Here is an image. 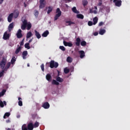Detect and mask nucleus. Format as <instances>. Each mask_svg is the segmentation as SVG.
I'll return each instance as SVG.
<instances>
[{
    "instance_id": "72a5a7b5",
    "label": "nucleus",
    "mask_w": 130,
    "mask_h": 130,
    "mask_svg": "<svg viewBox=\"0 0 130 130\" xmlns=\"http://www.w3.org/2000/svg\"><path fill=\"white\" fill-rule=\"evenodd\" d=\"M67 62L71 63L73 61V58L69 56L67 59Z\"/></svg>"
},
{
    "instance_id": "de8ad7c7",
    "label": "nucleus",
    "mask_w": 130,
    "mask_h": 130,
    "mask_svg": "<svg viewBox=\"0 0 130 130\" xmlns=\"http://www.w3.org/2000/svg\"><path fill=\"white\" fill-rule=\"evenodd\" d=\"M87 24H88V26H92L93 24V23L92 21H89L87 23Z\"/></svg>"
},
{
    "instance_id": "e433bc0d",
    "label": "nucleus",
    "mask_w": 130,
    "mask_h": 130,
    "mask_svg": "<svg viewBox=\"0 0 130 130\" xmlns=\"http://www.w3.org/2000/svg\"><path fill=\"white\" fill-rule=\"evenodd\" d=\"M39 126V123L38 121H36L35 122V124H34V127L37 128Z\"/></svg>"
},
{
    "instance_id": "39448f33",
    "label": "nucleus",
    "mask_w": 130,
    "mask_h": 130,
    "mask_svg": "<svg viewBox=\"0 0 130 130\" xmlns=\"http://www.w3.org/2000/svg\"><path fill=\"white\" fill-rule=\"evenodd\" d=\"M10 37V34L8 33V31H6L4 32V35H3V39H4V40H8L9 39Z\"/></svg>"
},
{
    "instance_id": "4d7b16f0",
    "label": "nucleus",
    "mask_w": 130,
    "mask_h": 130,
    "mask_svg": "<svg viewBox=\"0 0 130 130\" xmlns=\"http://www.w3.org/2000/svg\"><path fill=\"white\" fill-rule=\"evenodd\" d=\"M95 14H96L98 13V12L96 10H94L93 11L91 12Z\"/></svg>"
},
{
    "instance_id": "412c9836",
    "label": "nucleus",
    "mask_w": 130,
    "mask_h": 130,
    "mask_svg": "<svg viewBox=\"0 0 130 130\" xmlns=\"http://www.w3.org/2000/svg\"><path fill=\"white\" fill-rule=\"evenodd\" d=\"M53 7H48V11L47 12V13H48V14H50L52 11H53Z\"/></svg>"
},
{
    "instance_id": "aec40b11",
    "label": "nucleus",
    "mask_w": 130,
    "mask_h": 130,
    "mask_svg": "<svg viewBox=\"0 0 130 130\" xmlns=\"http://www.w3.org/2000/svg\"><path fill=\"white\" fill-rule=\"evenodd\" d=\"M49 34V32L48 30H46V31L44 32L43 34L42 35V36L44 37H47V36Z\"/></svg>"
},
{
    "instance_id": "473e14b6",
    "label": "nucleus",
    "mask_w": 130,
    "mask_h": 130,
    "mask_svg": "<svg viewBox=\"0 0 130 130\" xmlns=\"http://www.w3.org/2000/svg\"><path fill=\"white\" fill-rule=\"evenodd\" d=\"M66 22V23H68V25H71L72 24H75V22H72L71 21H65Z\"/></svg>"
},
{
    "instance_id": "69168bd1",
    "label": "nucleus",
    "mask_w": 130,
    "mask_h": 130,
    "mask_svg": "<svg viewBox=\"0 0 130 130\" xmlns=\"http://www.w3.org/2000/svg\"><path fill=\"white\" fill-rule=\"evenodd\" d=\"M94 9H95L96 10H98V8H97V7H96V6H94Z\"/></svg>"
},
{
    "instance_id": "338daca9",
    "label": "nucleus",
    "mask_w": 130,
    "mask_h": 130,
    "mask_svg": "<svg viewBox=\"0 0 130 130\" xmlns=\"http://www.w3.org/2000/svg\"><path fill=\"white\" fill-rule=\"evenodd\" d=\"M10 122V121L9 120H6V122H7V123H9V122Z\"/></svg>"
},
{
    "instance_id": "58836bf2",
    "label": "nucleus",
    "mask_w": 130,
    "mask_h": 130,
    "mask_svg": "<svg viewBox=\"0 0 130 130\" xmlns=\"http://www.w3.org/2000/svg\"><path fill=\"white\" fill-rule=\"evenodd\" d=\"M82 5H83V6L85 7L88 5V2L85 0L82 1Z\"/></svg>"
},
{
    "instance_id": "f8f14e48",
    "label": "nucleus",
    "mask_w": 130,
    "mask_h": 130,
    "mask_svg": "<svg viewBox=\"0 0 130 130\" xmlns=\"http://www.w3.org/2000/svg\"><path fill=\"white\" fill-rule=\"evenodd\" d=\"M10 66H11V62H8V63H7V65H6V67H5V68H4V69H3L2 70H3V71H4V72H5V71H7V70H8V69L10 68Z\"/></svg>"
},
{
    "instance_id": "6e6552de",
    "label": "nucleus",
    "mask_w": 130,
    "mask_h": 130,
    "mask_svg": "<svg viewBox=\"0 0 130 130\" xmlns=\"http://www.w3.org/2000/svg\"><path fill=\"white\" fill-rule=\"evenodd\" d=\"M114 3H115L116 6L120 7L122 4V1L119 0H114Z\"/></svg>"
},
{
    "instance_id": "49530a36",
    "label": "nucleus",
    "mask_w": 130,
    "mask_h": 130,
    "mask_svg": "<svg viewBox=\"0 0 130 130\" xmlns=\"http://www.w3.org/2000/svg\"><path fill=\"white\" fill-rule=\"evenodd\" d=\"M18 106H23V102H22V101H18Z\"/></svg>"
},
{
    "instance_id": "dca6fc26",
    "label": "nucleus",
    "mask_w": 130,
    "mask_h": 130,
    "mask_svg": "<svg viewBox=\"0 0 130 130\" xmlns=\"http://www.w3.org/2000/svg\"><path fill=\"white\" fill-rule=\"evenodd\" d=\"M14 15V18H17L19 15V12L17 10H14V14H13Z\"/></svg>"
},
{
    "instance_id": "79ce46f5",
    "label": "nucleus",
    "mask_w": 130,
    "mask_h": 130,
    "mask_svg": "<svg viewBox=\"0 0 130 130\" xmlns=\"http://www.w3.org/2000/svg\"><path fill=\"white\" fill-rule=\"evenodd\" d=\"M70 72V70L67 68L64 69V73L65 74H68Z\"/></svg>"
},
{
    "instance_id": "13d9d810",
    "label": "nucleus",
    "mask_w": 130,
    "mask_h": 130,
    "mask_svg": "<svg viewBox=\"0 0 130 130\" xmlns=\"http://www.w3.org/2000/svg\"><path fill=\"white\" fill-rule=\"evenodd\" d=\"M32 40H33V38L30 39V40H29V41H28V43H29L30 44V43H31L32 41Z\"/></svg>"
},
{
    "instance_id": "4c0bfd02",
    "label": "nucleus",
    "mask_w": 130,
    "mask_h": 130,
    "mask_svg": "<svg viewBox=\"0 0 130 130\" xmlns=\"http://www.w3.org/2000/svg\"><path fill=\"white\" fill-rule=\"evenodd\" d=\"M52 84L58 85L59 84V83H58L57 81H56L55 80H53Z\"/></svg>"
},
{
    "instance_id": "f3484780",
    "label": "nucleus",
    "mask_w": 130,
    "mask_h": 130,
    "mask_svg": "<svg viewBox=\"0 0 130 130\" xmlns=\"http://www.w3.org/2000/svg\"><path fill=\"white\" fill-rule=\"evenodd\" d=\"M35 34L36 37H37V38L39 39L41 38V34L37 30H35Z\"/></svg>"
},
{
    "instance_id": "bf43d9fd",
    "label": "nucleus",
    "mask_w": 130,
    "mask_h": 130,
    "mask_svg": "<svg viewBox=\"0 0 130 130\" xmlns=\"http://www.w3.org/2000/svg\"><path fill=\"white\" fill-rule=\"evenodd\" d=\"M45 0H40V3H44Z\"/></svg>"
},
{
    "instance_id": "680f3d73",
    "label": "nucleus",
    "mask_w": 130,
    "mask_h": 130,
    "mask_svg": "<svg viewBox=\"0 0 130 130\" xmlns=\"http://www.w3.org/2000/svg\"><path fill=\"white\" fill-rule=\"evenodd\" d=\"M23 4L24 5V8H26L27 7V5L25 3H23Z\"/></svg>"
},
{
    "instance_id": "5fc2aeb1",
    "label": "nucleus",
    "mask_w": 130,
    "mask_h": 130,
    "mask_svg": "<svg viewBox=\"0 0 130 130\" xmlns=\"http://www.w3.org/2000/svg\"><path fill=\"white\" fill-rule=\"evenodd\" d=\"M104 24V22H100V23H99V26H102Z\"/></svg>"
},
{
    "instance_id": "c85d7f7f",
    "label": "nucleus",
    "mask_w": 130,
    "mask_h": 130,
    "mask_svg": "<svg viewBox=\"0 0 130 130\" xmlns=\"http://www.w3.org/2000/svg\"><path fill=\"white\" fill-rule=\"evenodd\" d=\"M76 17H77V18L81 19H83L84 18V16L81 14H77V15H76Z\"/></svg>"
},
{
    "instance_id": "f704fd0d",
    "label": "nucleus",
    "mask_w": 130,
    "mask_h": 130,
    "mask_svg": "<svg viewBox=\"0 0 130 130\" xmlns=\"http://www.w3.org/2000/svg\"><path fill=\"white\" fill-rule=\"evenodd\" d=\"M10 115H11L10 113L7 112V113H5V114H4V116H3V118L4 119H6L7 118L6 117H9Z\"/></svg>"
},
{
    "instance_id": "774afa93",
    "label": "nucleus",
    "mask_w": 130,
    "mask_h": 130,
    "mask_svg": "<svg viewBox=\"0 0 130 130\" xmlns=\"http://www.w3.org/2000/svg\"><path fill=\"white\" fill-rule=\"evenodd\" d=\"M20 116L19 115H17V118H20Z\"/></svg>"
},
{
    "instance_id": "7c9ffc66",
    "label": "nucleus",
    "mask_w": 130,
    "mask_h": 130,
    "mask_svg": "<svg viewBox=\"0 0 130 130\" xmlns=\"http://www.w3.org/2000/svg\"><path fill=\"white\" fill-rule=\"evenodd\" d=\"M21 47H19L17 49H16V50H15V54H18L20 51H21Z\"/></svg>"
},
{
    "instance_id": "bb28decb",
    "label": "nucleus",
    "mask_w": 130,
    "mask_h": 130,
    "mask_svg": "<svg viewBox=\"0 0 130 130\" xmlns=\"http://www.w3.org/2000/svg\"><path fill=\"white\" fill-rule=\"evenodd\" d=\"M46 6L45 3H40V8L43 9Z\"/></svg>"
},
{
    "instance_id": "ddd939ff",
    "label": "nucleus",
    "mask_w": 130,
    "mask_h": 130,
    "mask_svg": "<svg viewBox=\"0 0 130 130\" xmlns=\"http://www.w3.org/2000/svg\"><path fill=\"white\" fill-rule=\"evenodd\" d=\"M46 79H47L48 81H51L52 78L50 74H48L47 75H46Z\"/></svg>"
},
{
    "instance_id": "9b49d317",
    "label": "nucleus",
    "mask_w": 130,
    "mask_h": 130,
    "mask_svg": "<svg viewBox=\"0 0 130 130\" xmlns=\"http://www.w3.org/2000/svg\"><path fill=\"white\" fill-rule=\"evenodd\" d=\"M63 44H64V46H69L70 47L73 46V44L70 42H67L66 41H63Z\"/></svg>"
},
{
    "instance_id": "f257e3e1",
    "label": "nucleus",
    "mask_w": 130,
    "mask_h": 130,
    "mask_svg": "<svg viewBox=\"0 0 130 130\" xmlns=\"http://www.w3.org/2000/svg\"><path fill=\"white\" fill-rule=\"evenodd\" d=\"M7 57H3L1 61L0 62V68L2 70L4 69L6 64L7 63Z\"/></svg>"
},
{
    "instance_id": "2f4dec72",
    "label": "nucleus",
    "mask_w": 130,
    "mask_h": 130,
    "mask_svg": "<svg viewBox=\"0 0 130 130\" xmlns=\"http://www.w3.org/2000/svg\"><path fill=\"white\" fill-rule=\"evenodd\" d=\"M21 130H28V127L27 128V126L25 124L22 125Z\"/></svg>"
},
{
    "instance_id": "052dcab7",
    "label": "nucleus",
    "mask_w": 130,
    "mask_h": 130,
    "mask_svg": "<svg viewBox=\"0 0 130 130\" xmlns=\"http://www.w3.org/2000/svg\"><path fill=\"white\" fill-rule=\"evenodd\" d=\"M4 0H0V4H3Z\"/></svg>"
},
{
    "instance_id": "a878e982",
    "label": "nucleus",
    "mask_w": 130,
    "mask_h": 130,
    "mask_svg": "<svg viewBox=\"0 0 130 130\" xmlns=\"http://www.w3.org/2000/svg\"><path fill=\"white\" fill-rule=\"evenodd\" d=\"M72 11H73V12H74V13H76V14H79L80 13L78 11H77L76 8L75 7H74L72 8Z\"/></svg>"
},
{
    "instance_id": "0e129e2a",
    "label": "nucleus",
    "mask_w": 130,
    "mask_h": 130,
    "mask_svg": "<svg viewBox=\"0 0 130 130\" xmlns=\"http://www.w3.org/2000/svg\"><path fill=\"white\" fill-rule=\"evenodd\" d=\"M21 100H22V99H21V98H20V97L18 98V101H21Z\"/></svg>"
},
{
    "instance_id": "c03bdc74",
    "label": "nucleus",
    "mask_w": 130,
    "mask_h": 130,
    "mask_svg": "<svg viewBox=\"0 0 130 130\" xmlns=\"http://www.w3.org/2000/svg\"><path fill=\"white\" fill-rule=\"evenodd\" d=\"M0 107L1 108H3L4 107V103L2 101L0 100Z\"/></svg>"
},
{
    "instance_id": "7ed1b4c3",
    "label": "nucleus",
    "mask_w": 130,
    "mask_h": 130,
    "mask_svg": "<svg viewBox=\"0 0 130 130\" xmlns=\"http://www.w3.org/2000/svg\"><path fill=\"white\" fill-rule=\"evenodd\" d=\"M58 66V63L55 62L54 60H51V62H50V68H51V69H53L54 68H57Z\"/></svg>"
},
{
    "instance_id": "2eb2a0df",
    "label": "nucleus",
    "mask_w": 130,
    "mask_h": 130,
    "mask_svg": "<svg viewBox=\"0 0 130 130\" xmlns=\"http://www.w3.org/2000/svg\"><path fill=\"white\" fill-rule=\"evenodd\" d=\"M42 107L45 109H48L50 107V105L48 102H45V103L43 104Z\"/></svg>"
},
{
    "instance_id": "20e7f679",
    "label": "nucleus",
    "mask_w": 130,
    "mask_h": 130,
    "mask_svg": "<svg viewBox=\"0 0 130 130\" xmlns=\"http://www.w3.org/2000/svg\"><path fill=\"white\" fill-rule=\"evenodd\" d=\"M27 27V20L24 19L23 21H22V24H21V29L25 30Z\"/></svg>"
},
{
    "instance_id": "6e6d98bb",
    "label": "nucleus",
    "mask_w": 130,
    "mask_h": 130,
    "mask_svg": "<svg viewBox=\"0 0 130 130\" xmlns=\"http://www.w3.org/2000/svg\"><path fill=\"white\" fill-rule=\"evenodd\" d=\"M98 34L99 33L98 32H94V33H93V36H96L98 35Z\"/></svg>"
},
{
    "instance_id": "a19ab883",
    "label": "nucleus",
    "mask_w": 130,
    "mask_h": 130,
    "mask_svg": "<svg viewBox=\"0 0 130 130\" xmlns=\"http://www.w3.org/2000/svg\"><path fill=\"white\" fill-rule=\"evenodd\" d=\"M5 92H6L5 90H2V92H0V98H1L2 96H3L5 94Z\"/></svg>"
},
{
    "instance_id": "8fccbe9b",
    "label": "nucleus",
    "mask_w": 130,
    "mask_h": 130,
    "mask_svg": "<svg viewBox=\"0 0 130 130\" xmlns=\"http://www.w3.org/2000/svg\"><path fill=\"white\" fill-rule=\"evenodd\" d=\"M39 14V12L38 11H36V12H35V16L38 17Z\"/></svg>"
},
{
    "instance_id": "9d476101",
    "label": "nucleus",
    "mask_w": 130,
    "mask_h": 130,
    "mask_svg": "<svg viewBox=\"0 0 130 130\" xmlns=\"http://www.w3.org/2000/svg\"><path fill=\"white\" fill-rule=\"evenodd\" d=\"M14 16V13H11L10 14H9V16H8V20L9 22H11L12 20H13V18Z\"/></svg>"
},
{
    "instance_id": "b1692460",
    "label": "nucleus",
    "mask_w": 130,
    "mask_h": 130,
    "mask_svg": "<svg viewBox=\"0 0 130 130\" xmlns=\"http://www.w3.org/2000/svg\"><path fill=\"white\" fill-rule=\"evenodd\" d=\"M16 61V57L15 56H13L12 57V58H11V62H10V63L12 64H14Z\"/></svg>"
},
{
    "instance_id": "423d86ee",
    "label": "nucleus",
    "mask_w": 130,
    "mask_h": 130,
    "mask_svg": "<svg viewBox=\"0 0 130 130\" xmlns=\"http://www.w3.org/2000/svg\"><path fill=\"white\" fill-rule=\"evenodd\" d=\"M16 36H17V38L18 39L21 38L23 37L22 34V30L20 29H18V31H17V33H16Z\"/></svg>"
},
{
    "instance_id": "603ef678",
    "label": "nucleus",
    "mask_w": 130,
    "mask_h": 130,
    "mask_svg": "<svg viewBox=\"0 0 130 130\" xmlns=\"http://www.w3.org/2000/svg\"><path fill=\"white\" fill-rule=\"evenodd\" d=\"M24 39H23L22 41L20 42V46H23L24 45Z\"/></svg>"
},
{
    "instance_id": "ea45409f",
    "label": "nucleus",
    "mask_w": 130,
    "mask_h": 130,
    "mask_svg": "<svg viewBox=\"0 0 130 130\" xmlns=\"http://www.w3.org/2000/svg\"><path fill=\"white\" fill-rule=\"evenodd\" d=\"M86 42L84 41H81V43H80V45H81V46H85L86 45Z\"/></svg>"
},
{
    "instance_id": "e2e57ef3",
    "label": "nucleus",
    "mask_w": 130,
    "mask_h": 130,
    "mask_svg": "<svg viewBox=\"0 0 130 130\" xmlns=\"http://www.w3.org/2000/svg\"><path fill=\"white\" fill-rule=\"evenodd\" d=\"M3 103H4V105H5V106L7 105V103L6 101L3 102Z\"/></svg>"
},
{
    "instance_id": "c756f323",
    "label": "nucleus",
    "mask_w": 130,
    "mask_h": 130,
    "mask_svg": "<svg viewBox=\"0 0 130 130\" xmlns=\"http://www.w3.org/2000/svg\"><path fill=\"white\" fill-rule=\"evenodd\" d=\"M56 80L59 82H62L63 81V79L61 78L60 77H57V78H56Z\"/></svg>"
},
{
    "instance_id": "864d4df0",
    "label": "nucleus",
    "mask_w": 130,
    "mask_h": 130,
    "mask_svg": "<svg viewBox=\"0 0 130 130\" xmlns=\"http://www.w3.org/2000/svg\"><path fill=\"white\" fill-rule=\"evenodd\" d=\"M31 116L32 117V119H35L36 118V117L37 116V115L33 114L32 115H31Z\"/></svg>"
},
{
    "instance_id": "a211bd4d",
    "label": "nucleus",
    "mask_w": 130,
    "mask_h": 130,
    "mask_svg": "<svg viewBox=\"0 0 130 130\" xmlns=\"http://www.w3.org/2000/svg\"><path fill=\"white\" fill-rule=\"evenodd\" d=\"M81 43V39L79 38H76V42H75V45L77 46H79Z\"/></svg>"
},
{
    "instance_id": "c9c22d12",
    "label": "nucleus",
    "mask_w": 130,
    "mask_h": 130,
    "mask_svg": "<svg viewBox=\"0 0 130 130\" xmlns=\"http://www.w3.org/2000/svg\"><path fill=\"white\" fill-rule=\"evenodd\" d=\"M30 44L29 43H26L25 44H24V47L25 48H27V49H30V47L29 46Z\"/></svg>"
},
{
    "instance_id": "37998d69",
    "label": "nucleus",
    "mask_w": 130,
    "mask_h": 130,
    "mask_svg": "<svg viewBox=\"0 0 130 130\" xmlns=\"http://www.w3.org/2000/svg\"><path fill=\"white\" fill-rule=\"evenodd\" d=\"M103 4L102 0L99 1V3H98V6H101Z\"/></svg>"
},
{
    "instance_id": "3c124183",
    "label": "nucleus",
    "mask_w": 130,
    "mask_h": 130,
    "mask_svg": "<svg viewBox=\"0 0 130 130\" xmlns=\"http://www.w3.org/2000/svg\"><path fill=\"white\" fill-rule=\"evenodd\" d=\"M41 69H42V71H43V72L44 71V64L43 63L41 65Z\"/></svg>"
},
{
    "instance_id": "f03ea898",
    "label": "nucleus",
    "mask_w": 130,
    "mask_h": 130,
    "mask_svg": "<svg viewBox=\"0 0 130 130\" xmlns=\"http://www.w3.org/2000/svg\"><path fill=\"white\" fill-rule=\"evenodd\" d=\"M56 15H55V17H54V20H57L58 18L61 15V11H60L59 8H57L56 10Z\"/></svg>"
},
{
    "instance_id": "4be33fe9",
    "label": "nucleus",
    "mask_w": 130,
    "mask_h": 130,
    "mask_svg": "<svg viewBox=\"0 0 130 130\" xmlns=\"http://www.w3.org/2000/svg\"><path fill=\"white\" fill-rule=\"evenodd\" d=\"M32 27V24L30 23H28L27 22V24H26V27L27 30H30Z\"/></svg>"
},
{
    "instance_id": "6ab92c4d",
    "label": "nucleus",
    "mask_w": 130,
    "mask_h": 130,
    "mask_svg": "<svg viewBox=\"0 0 130 130\" xmlns=\"http://www.w3.org/2000/svg\"><path fill=\"white\" fill-rule=\"evenodd\" d=\"M14 28V23L12 22L9 24L8 26V31H11L12 29Z\"/></svg>"
},
{
    "instance_id": "4468645a",
    "label": "nucleus",
    "mask_w": 130,
    "mask_h": 130,
    "mask_svg": "<svg viewBox=\"0 0 130 130\" xmlns=\"http://www.w3.org/2000/svg\"><path fill=\"white\" fill-rule=\"evenodd\" d=\"M27 55H28V52L27 51H24L22 52V58H23V59H26V56Z\"/></svg>"
},
{
    "instance_id": "0eeeda50",
    "label": "nucleus",
    "mask_w": 130,
    "mask_h": 130,
    "mask_svg": "<svg viewBox=\"0 0 130 130\" xmlns=\"http://www.w3.org/2000/svg\"><path fill=\"white\" fill-rule=\"evenodd\" d=\"M78 53H79V57H80V58H83L85 56V52L83 50L78 51Z\"/></svg>"
},
{
    "instance_id": "5701e85b",
    "label": "nucleus",
    "mask_w": 130,
    "mask_h": 130,
    "mask_svg": "<svg viewBox=\"0 0 130 130\" xmlns=\"http://www.w3.org/2000/svg\"><path fill=\"white\" fill-rule=\"evenodd\" d=\"M92 21H93V25H95L98 22V18L97 17L93 18Z\"/></svg>"
},
{
    "instance_id": "09e8293b",
    "label": "nucleus",
    "mask_w": 130,
    "mask_h": 130,
    "mask_svg": "<svg viewBox=\"0 0 130 130\" xmlns=\"http://www.w3.org/2000/svg\"><path fill=\"white\" fill-rule=\"evenodd\" d=\"M60 49H61V50L64 51L66 50V48L64 46H60Z\"/></svg>"
},
{
    "instance_id": "a18cd8bd",
    "label": "nucleus",
    "mask_w": 130,
    "mask_h": 130,
    "mask_svg": "<svg viewBox=\"0 0 130 130\" xmlns=\"http://www.w3.org/2000/svg\"><path fill=\"white\" fill-rule=\"evenodd\" d=\"M4 73H5L4 70H2V71H1V72H0V78H1L2 76H4Z\"/></svg>"
},
{
    "instance_id": "393cba45",
    "label": "nucleus",
    "mask_w": 130,
    "mask_h": 130,
    "mask_svg": "<svg viewBox=\"0 0 130 130\" xmlns=\"http://www.w3.org/2000/svg\"><path fill=\"white\" fill-rule=\"evenodd\" d=\"M32 36V34L31 31H29L26 34V39H29Z\"/></svg>"
},
{
    "instance_id": "cd10ccee",
    "label": "nucleus",
    "mask_w": 130,
    "mask_h": 130,
    "mask_svg": "<svg viewBox=\"0 0 130 130\" xmlns=\"http://www.w3.org/2000/svg\"><path fill=\"white\" fill-rule=\"evenodd\" d=\"M105 32H106V30L105 29H101L100 30L99 34L101 35H103Z\"/></svg>"
},
{
    "instance_id": "1a4fd4ad",
    "label": "nucleus",
    "mask_w": 130,
    "mask_h": 130,
    "mask_svg": "<svg viewBox=\"0 0 130 130\" xmlns=\"http://www.w3.org/2000/svg\"><path fill=\"white\" fill-rule=\"evenodd\" d=\"M34 128V124L32 122H30L27 124V129L33 130Z\"/></svg>"
}]
</instances>
